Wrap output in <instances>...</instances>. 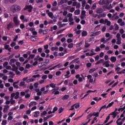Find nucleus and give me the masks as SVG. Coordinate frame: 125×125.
<instances>
[{
	"label": "nucleus",
	"mask_w": 125,
	"mask_h": 125,
	"mask_svg": "<svg viewBox=\"0 0 125 125\" xmlns=\"http://www.w3.org/2000/svg\"><path fill=\"white\" fill-rule=\"evenodd\" d=\"M124 110H125V106H124L123 107H121V108H119L118 109V112H123V111H124Z\"/></svg>",
	"instance_id": "393cba45"
},
{
	"label": "nucleus",
	"mask_w": 125,
	"mask_h": 125,
	"mask_svg": "<svg viewBox=\"0 0 125 125\" xmlns=\"http://www.w3.org/2000/svg\"><path fill=\"white\" fill-rule=\"evenodd\" d=\"M23 85H25V82L23 81L20 83V86H23Z\"/></svg>",
	"instance_id": "603ef678"
},
{
	"label": "nucleus",
	"mask_w": 125,
	"mask_h": 125,
	"mask_svg": "<svg viewBox=\"0 0 125 125\" xmlns=\"http://www.w3.org/2000/svg\"><path fill=\"white\" fill-rule=\"evenodd\" d=\"M47 114V112L46 111H43L42 113H41V117H42V116H44Z\"/></svg>",
	"instance_id": "c85d7f7f"
},
{
	"label": "nucleus",
	"mask_w": 125,
	"mask_h": 125,
	"mask_svg": "<svg viewBox=\"0 0 125 125\" xmlns=\"http://www.w3.org/2000/svg\"><path fill=\"white\" fill-rule=\"evenodd\" d=\"M16 65L18 67H20V66H21V63L20 62H16Z\"/></svg>",
	"instance_id": "864d4df0"
},
{
	"label": "nucleus",
	"mask_w": 125,
	"mask_h": 125,
	"mask_svg": "<svg viewBox=\"0 0 125 125\" xmlns=\"http://www.w3.org/2000/svg\"><path fill=\"white\" fill-rule=\"evenodd\" d=\"M69 98L68 95H65L62 98V100H67Z\"/></svg>",
	"instance_id": "f8f14e48"
},
{
	"label": "nucleus",
	"mask_w": 125,
	"mask_h": 125,
	"mask_svg": "<svg viewBox=\"0 0 125 125\" xmlns=\"http://www.w3.org/2000/svg\"><path fill=\"white\" fill-rule=\"evenodd\" d=\"M16 95V94L15 93H12L11 94V97H12L11 99V100H13V98H14Z\"/></svg>",
	"instance_id": "7c9ffc66"
},
{
	"label": "nucleus",
	"mask_w": 125,
	"mask_h": 125,
	"mask_svg": "<svg viewBox=\"0 0 125 125\" xmlns=\"http://www.w3.org/2000/svg\"><path fill=\"white\" fill-rule=\"evenodd\" d=\"M41 77V75L40 74H37L35 75H33L32 76V78H34V79H37V78H40Z\"/></svg>",
	"instance_id": "f704fd0d"
},
{
	"label": "nucleus",
	"mask_w": 125,
	"mask_h": 125,
	"mask_svg": "<svg viewBox=\"0 0 125 125\" xmlns=\"http://www.w3.org/2000/svg\"><path fill=\"white\" fill-rule=\"evenodd\" d=\"M20 27L21 28V29H24L25 28V25L23 23L21 24L20 25Z\"/></svg>",
	"instance_id": "bf43d9fd"
},
{
	"label": "nucleus",
	"mask_w": 125,
	"mask_h": 125,
	"mask_svg": "<svg viewBox=\"0 0 125 125\" xmlns=\"http://www.w3.org/2000/svg\"><path fill=\"white\" fill-rule=\"evenodd\" d=\"M105 31H106V26H104L102 28V31L104 33V32H105Z\"/></svg>",
	"instance_id": "5fc2aeb1"
},
{
	"label": "nucleus",
	"mask_w": 125,
	"mask_h": 125,
	"mask_svg": "<svg viewBox=\"0 0 125 125\" xmlns=\"http://www.w3.org/2000/svg\"><path fill=\"white\" fill-rule=\"evenodd\" d=\"M65 30H66V28H64L63 29H62L61 30H59L57 32V35H58L59 34H61L62 33H63V32H64V31H65Z\"/></svg>",
	"instance_id": "a211bd4d"
},
{
	"label": "nucleus",
	"mask_w": 125,
	"mask_h": 125,
	"mask_svg": "<svg viewBox=\"0 0 125 125\" xmlns=\"http://www.w3.org/2000/svg\"><path fill=\"white\" fill-rule=\"evenodd\" d=\"M50 18H52L53 17V13L51 12H50L49 13H48L47 15Z\"/></svg>",
	"instance_id": "a878e982"
},
{
	"label": "nucleus",
	"mask_w": 125,
	"mask_h": 125,
	"mask_svg": "<svg viewBox=\"0 0 125 125\" xmlns=\"http://www.w3.org/2000/svg\"><path fill=\"white\" fill-rule=\"evenodd\" d=\"M19 108V105H17V106L14 108H12L11 111H16V110H17V109H18Z\"/></svg>",
	"instance_id": "2f4dec72"
},
{
	"label": "nucleus",
	"mask_w": 125,
	"mask_h": 125,
	"mask_svg": "<svg viewBox=\"0 0 125 125\" xmlns=\"http://www.w3.org/2000/svg\"><path fill=\"white\" fill-rule=\"evenodd\" d=\"M28 9V12H32V10H33V6L32 5H26L25 7L23 8V10L25 11Z\"/></svg>",
	"instance_id": "f03ea898"
},
{
	"label": "nucleus",
	"mask_w": 125,
	"mask_h": 125,
	"mask_svg": "<svg viewBox=\"0 0 125 125\" xmlns=\"http://www.w3.org/2000/svg\"><path fill=\"white\" fill-rule=\"evenodd\" d=\"M95 71H96V69L95 68L90 69L89 71V74H91L92 73H93Z\"/></svg>",
	"instance_id": "4be33fe9"
},
{
	"label": "nucleus",
	"mask_w": 125,
	"mask_h": 125,
	"mask_svg": "<svg viewBox=\"0 0 125 125\" xmlns=\"http://www.w3.org/2000/svg\"><path fill=\"white\" fill-rule=\"evenodd\" d=\"M9 17V15H8V14L6 13H4V18H8Z\"/></svg>",
	"instance_id": "49530a36"
},
{
	"label": "nucleus",
	"mask_w": 125,
	"mask_h": 125,
	"mask_svg": "<svg viewBox=\"0 0 125 125\" xmlns=\"http://www.w3.org/2000/svg\"><path fill=\"white\" fill-rule=\"evenodd\" d=\"M89 46H90V44L86 42L85 43L84 47L87 48V47H89Z\"/></svg>",
	"instance_id": "ea45409f"
},
{
	"label": "nucleus",
	"mask_w": 125,
	"mask_h": 125,
	"mask_svg": "<svg viewBox=\"0 0 125 125\" xmlns=\"http://www.w3.org/2000/svg\"><path fill=\"white\" fill-rule=\"evenodd\" d=\"M7 65H8V62H4V63L3 64V67H6V66H7Z\"/></svg>",
	"instance_id": "052dcab7"
},
{
	"label": "nucleus",
	"mask_w": 125,
	"mask_h": 125,
	"mask_svg": "<svg viewBox=\"0 0 125 125\" xmlns=\"http://www.w3.org/2000/svg\"><path fill=\"white\" fill-rule=\"evenodd\" d=\"M42 80H46V79H47V75H43L42 77Z\"/></svg>",
	"instance_id": "3c124183"
},
{
	"label": "nucleus",
	"mask_w": 125,
	"mask_h": 125,
	"mask_svg": "<svg viewBox=\"0 0 125 125\" xmlns=\"http://www.w3.org/2000/svg\"><path fill=\"white\" fill-rule=\"evenodd\" d=\"M92 65V63L90 62H88L86 63V67L87 68H90V67H91Z\"/></svg>",
	"instance_id": "e433bc0d"
},
{
	"label": "nucleus",
	"mask_w": 125,
	"mask_h": 125,
	"mask_svg": "<svg viewBox=\"0 0 125 125\" xmlns=\"http://www.w3.org/2000/svg\"><path fill=\"white\" fill-rule=\"evenodd\" d=\"M110 61H111V62H116V61H117V58L114 56L111 57L110 58Z\"/></svg>",
	"instance_id": "6e6552de"
},
{
	"label": "nucleus",
	"mask_w": 125,
	"mask_h": 125,
	"mask_svg": "<svg viewBox=\"0 0 125 125\" xmlns=\"http://www.w3.org/2000/svg\"><path fill=\"white\" fill-rule=\"evenodd\" d=\"M35 54H31L29 55V57L28 58V59H30L31 58V59H34V58H35Z\"/></svg>",
	"instance_id": "bb28decb"
},
{
	"label": "nucleus",
	"mask_w": 125,
	"mask_h": 125,
	"mask_svg": "<svg viewBox=\"0 0 125 125\" xmlns=\"http://www.w3.org/2000/svg\"><path fill=\"white\" fill-rule=\"evenodd\" d=\"M64 110V108L61 107L59 109V114H61L62 112Z\"/></svg>",
	"instance_id": "473e14b6"
},
{
	"label": "nucleus",
	"mask_w": 125,
	"mask_h": 125,
	"mask_svg": "<svg viewBox=\"0 0 125 125\" xmlns=\"http://www.w3.org/2000/svg\"><path fill=\"white\" fill-rule=\"evenodd\" d=\"M14 27V23L13 22L10 21L9 24L7 25V30H10L11 28H13Z\"/></svg>",
	"instance_id": "20e7f679"
},
{
	"label": "nucleus",
	"mask_w": 125,
	"mask_h": 125,
	"mask_svg": "<svg viewBox=\"0 0 125 125\" xmlns=\"http://www.w3.org/2000/svg\"><path fill=\"white\" fill-rule=\"evenodd\" d=\"M73 105H74L75 109H78V108H80V104L79 103L74 104Z\"/></svg>",
	"instance_id": "cd10ccee"
},
{
	"label": "nucleus",
	"mask_w": 125,
	"mask_h": 125,
	"mask_svg": "<svg viewBox=\"0 0 125 125\" xmlns=\"http://www.w3.org/2000/svg\"><path fill=\"white\" fill-rule=\"evenodd\" d=\"M103 9H104V11H106V9H108V10H109V9H110V8H108V6H107V5L103 6Z\"/></svg>",
	"instance_id": "b1692460"
},
{
	"label": "nucleus",
	"mask_w": 125,
	"mask_h": 125,
	"mask_svg": "<svg viewBox=\"0 0 125 125\" xmlns=\"http://www.w3.org/2000/svg\"><path fill=\"white\" fill-rule=\"evenodd\" d=\"M7 123V121H6V120H3L2 121L1 125H6Z\"/></svg>",
	"instance_id": "37998d69"
},
{
	"label": "nucleus",
	"mask_w": 125,
	"mask_h": 125,
	"mask_svg": "<svg viewBox=\"0 0 125 125\" xmlns=\"http://www.w3.org/2000/svg\"><path fill=\"white\" fill-rule=\"evenodd\" d=\"M100 17H106V13H103V14L99 15L98 18L99 19Z\"/></svg>",
	"instance_id": "ddd939ff"
},
{
	"label": "nucleus",
	"mask_w": 125,
	"mask_h": 125,
	"mask_svg": "<svg viewBox=\"0 0 125 125\" xmlns=\"http://www.w3.org/2000/svg\"><path fill=\"white\" fill-rule=\"evenodd\" d=\"M96 12V13L100 14V13H102L103 12H104V10H103L102 8H97Z\"/></svg>",
	"instance_id": "423d86ee"
},
{
	"label": "nucleus",
	"mask_w": 125,
	"mask_h": 125,
	"mask_svg": "<svg viewBox=\"0 0 125 125\" xmlns=\"http://www.w3.org/2000/svg\"><path fill=\"white\" fill-rule=\"evenodd\" d=\"M39 86V83H34V87L35 88H37V87H38Z\"/></svg>",
	"instance_id": "680f3d73"
},
{
	"label": "nucleus",
	"mask_w": 125,
	"mask_h": 125,
	"mask_svg": "<svg viewBox=\"0 0 125 125\" xmlns=\"http://www.w3.org/2000/svg\"><path fill=\"white\" fill-rule=\"evenodd\" d=\"M74 46V44L73 43H70L68 45V48H72Z\"/></svg>",
	"instance_id": "72a5a7b5"
},
{
	"label": "nucleus",
	"mask_w": 125,
	"mask_h": 125,
	"mask_svg": "<svg viewBox=\"0 0 125 125\" xmlns=\"http://www.w3.org/2000/svg\"><path fill=\"white\" fill-rule=\"evenodd\" d=\"M95 38L94 37L91 38L89 40H88V42H90L94 41Z\"/></svg>",
	"instance_id": "de8ad7c7"
},
{
	"label": "nucleus",
	"mask_w": 125,
	"mask_h": 125,
	"mask_svg": "<svg viewBox=\"0 0 125 125\" xmlns=\"http://www.w3.org/2000/svg\"><path fill=\"white\" fill-rule=\"evenodd\" d=\"M19 60L20 62H24L25 61V59L22 57H20Z\"/></svg>",
	"instance_id": "79ce46f5"
},
{
	"label": "nucleus",
	"mask_w": 125,
	"mask_h": 125,
	"mask_svg": "<svg viewBox=\"0 0 125 125\" xmlns=\"http://www.w3.org/2000/svg\"><path fill=\"white\" fill-rule=\"evenodd\" d=\"M87 36V32L85 31H83L82 32V37H86Z\"/></svg>",
	"instance_id": "9d476101"
},
{
	"label": "nucleus",
	"mask_w": 125,
	"mask_h": 125,
	"mask_svg": "<svg viewBox=\"0 0 125 125\" xmlns=\"http://www.w3.org/2000/svg\"><path fill=\"white\" fill-rule=\"evenodd\" d=\"M107 94H108V93L102 94L101 95V96H103V97H104V98H106V97H107V96H106L107 95Z\"/></svg>",
	"instance_id": "0e129e2a"
},
{
	"label": "nucleus",
	"mask_w": 125,
	"mask_h": 125,
	"mask_svg": "<svg viewBox=\"0 0 125 125\" xmlns=\"http://www.w3.org/2000/svg\"><path fill=\"white\" fill-rule=\"evenodd\" d=\"M67 42H68V43L73 42V40H72V39H71V38H69L67 40Z\"/></svg>",
	"instance_id": "a19ab883"
},
{
	"label": "nucleus",
	"mask_w": 125,
	"mask_h": 125,
	"mask_svg": "<svg viewBox=\"0 0 125 125\" xmlns=\"http://www.w3.org/2000/svg\"><path fill=\"white\" fill-rule=\"evenodd\" d=\"M119 114H120V112H115L114 111L111 112L110 114H109V116L112 115V117L113 119H115V118H116V117H117V116H118V115H119Z\"/></svg>",
	"instance_id": "39448f33"
},
{
	"label": "nucleus",
	"mask_w": 125,
	"mask_h": 125,
	"mask_svg": "<svg viewBox=\"0 0 125 125\" xmlns=\"http://www.w3.org/2000/svg\"><path fill=\"white\" fill-rule=\"evenodd\" d=\"M104 62V59H101L99 61H98L95 63V65H99L100 63H103Z\"/></svg>",
	"instance_id": "9b49d317"
},
{
	"label": "nucleus",
	"mask_w": 125,
	"mask_h": 125,
	"mask_svg": "<svg viewBox=\"0 0 125 125\" xmlns=\"http://www.w3.org/2000/svg\"><path fill=\"white\" fill-rule=\"evenodd\" d=\"M57 110H58V108L56 106L54 107L53 109L52 113H55Z\"/></svg>",
	"instance_id": "4c0bfd02"
},
{
	"label": "nucleus",
	"mask_w": 125,
	"mask_h": 125,
	"mask_svg": "<svg viewBox=\"0 0 125 125\" xmlns=\"http://www.w3.org/2000/svg\"><path fill=\"white\" fill-rule=\"evenodd\" d=\"M56 75L57 76H59L60 75H61V71H57L56 72Z\"/></svg>",
	"instance_id": "774afa93"
},
{
	"label": "nucleus",
	"mask_w": 125,
	"mask_h": 125,
	"mask_svg": "<svg viewBox=\"0 0 125 125\" xmlns=\"http://www.w3.org/2000/svg\"><path fill=\"white\" fill-rule=\"evenodd\" d=\"M93 116H95V117H99V112H97L96 113L94 112L93 113Z\"/></svg>",
	"instance_id": "a18cd8bd"
},
{
	"label": "nucleus",
	"mask_w": 125,
	"mask_h": 125,
	"mask_svg": "<svg viewBox=\"0 0 125 125\" xmlns=\"http://www.w3.org/2000/svg\"><path fill=\"white\" fill-rule=\"evenodd\" d=\"M96 8V3H95L93 4V6L91 7V9H95Z\"/></svg>",
	"instance_id": "c03bdc74"
},
{
	"label": "nucleus",
	"mask_w": 125,
	"mask_h": 125,
	"mask_svg": "<svg viewBox=\"0 0 125 125\" xmlns=\"http://www.w3.org/2000/svg\"><path fill=\"white\" fill-rule=\"evenodd\" d=\"M81 13V11L80 9L76 10L74 11V14L75 15H79Z\"/></svg>",
	"instance_id": "2eb2a0df"
},
{
	"label": "nucleus",
	"mask_w": 125,
	"mask_h": 125,
	"mask_svg": "<svg viewBox=\"0 0 125 125\" xmlns=\"http://www.w3.org/2000/svg\"><path fill=\"white\" fill-rule=\"evenodd\" d=\"M113 104H114V102H112L111 103H109L106 106V109L110 108V107H112V106H113Z\"/></svg>",
	"instance_id": "aec40b11"
},
{
	"label": "nucleus",
	"mask_w": 125,
	"mask_h": 125,
	"mask_svg": "<svg viewBox=\"0 0 125 125\" xmlns=\"http://www.w3.org/2000/svg\"><path fill=\"white\" fill-rule=\"evenodd\" d=\"M109 120H110V115H108L107 117L106 118V119L104 121V124H106L108 123V121H109Z\"/></svg>",
	"instance_id": "412c9836"
},
{
	"label": "nucleus",
	"mask_w": 125,
	"mask_h": 125,
	"mask_svg": "<svg viewBox=\"0 0 125 125\" xmlns=\"http://www.w3.org/2000/svg\"><path fill=\"white\" fill-rule=\"evenodd\" d=\"M17 61V60H16V59H11L10 61V65H12V63H15V62H16Z\"/></svg>",
	"instance_id": "1a4fd4ad"
},
{
	"label": "nucleus",
	"mask_w": 125,
	"mask_h": 125,
	"mask_svg": "<svg viewBox=\"0 0 125 125\" xmlns=\"http://www.w3.org/2000/svg\"><path fill=\"white\" fill-rule=\"evenodd\" d=\"M4 3L5 4H9V3H10V0H4Z\"/></svg>",
	"instance_id": "c756f323"
},
{
	"label": "nucleus",
	"mask_w": 125,
	"mask_h": 125,
	"mask_svg": "<svg viewBox=\"0 0 125 125\" xmlns=\"http://www.w3.org/2000/svg\"><path fill=\"white\" fill-rule=\"evenodd\" d=\"M62 22H68V19L67 18V17H65L64 19L62 20Z\"/></svg>",
	"instance_id": "69168bd1"
},
{
	"label": "nucleus",
	"mask_w": 125,
	"mask_h": 125,
	"mask_svg": "<svg viewBox=\"0 0 125 125\" xmlns=\"http://www.w3.org/2000/svg\"><path fill=\"white\" fill-rule=\"evenodd\" d=\"M83 42L81 41L79 43L76 44V47H80L81 45H83Z\"/></svg>",
	"instance_id": "5701e85b"
},
{
	"label": "nucleus",
	"mask_w": 125,
	"mask_h": 125,
	"mask_svg": "<svg viewBox=\"0 0 125 125\" xmlns=\"http://www.w3.org/2000/svg\"><path fill=\"white\" fill-rule=\"evenodd\" d=\"M99 4H100V5H103V4H106V3H105V0H100L99 2H98Z\"/></svg>",
	"instance_id": "0eeeda50"
},
{
	"label": "nucleus",
	"mask_w": 125,
	"mask_h": 125,
	"mask_svg": "<svg viewBox=\"0 0 125 125\" xmlns=\"http://www.w3.org/2000/svg\"><path fill=\"white\" fill-rule=\"evenodd\" d=\"M49 86H50V87H52V88H55V87H56V84L54 83H51L49 84Z\"/></svg>",
	"instance_id": "dca6fc26"
},
{
	"label": "nucleus",
	"mask_w": 125,
	"mask_h": 125,
	"mask_svg": "<svg viewBox=\"0 0 125 125\" xmlns=\"http://www.w3.org/2000/svg\"><path fill=\"white\" fill-rule=\"evenodd\" d=\"M61 4H63V3H67V0H61Z\"/></svg>",
	"instance_id": "8fccbe9b"
},
{
	"label": "nucleus",
	"mask_w": 125,
	"mask_h": 125,
	"mask_svg": "<svg viewBox=\"0 0 125 125\" xmlns=\"http://www.w3.org/2000/svg\"><path fill=\"white\" fill-rule=\"evenodd\" d=\"M49 32V30L48 29H44L43 31V35H46V34Z\"/></svg>",
	"instance_id": "f3484780"
},
{
	"label": "nucleus",
	"mask_w": 125,
	"mask_h": 125,
	"mask_svg": "<svg viewBox=\"0 0 125 125\" xmlns=\"http://www.w3.org/2000/svg\"><path fill=\"white\" fill-rule=\"evenodd\" d=\"M93 116L92 113H90L87 116V120H88L91 118Z\"/></svg>",
	"instance_id": "58836bf2"
},
{
	"label": "nucleus",
	"mask_w": 125,
	"mask_h": 125,
	"mask_svg": "<svg viewBox=\"0 0 125 125\" xmlns=\"http://www.w3.org/2000/svg\"><path fill=\"white\" fill-rule=\"evenodd\" d=\"M5 109H6V111H8V109H9V105H4V108Z\"/></svg>",
	"instance_id": "e2e57ef3"
},
{
	"label": "nucleus",
	"mask_w": 125,
	"mask_h": 125,
	"mask_svg": "<svg viewBox=\"0 0 125 125\" xmlns=\"http://www.w3.org/2000/svg\"><path fill=\"white\" fill-rule=\"evenodd\" d=\"M38 51L39 53H42V47H40L38 49Z\"/></svg>",
	"instance_id": "6e6d98bb"
},
{
	"label": "nucleus",
	"mask_w": 125,
	"mask_h": 125,
	"mask_svg": "<svg viewBox=\"0 0 125 125\" xmlns=\"http://www.w3.org/2000/svg\"><path fill=\"white\" fill-rule=\"evenodd\" d=\"M39 34H43V30H42V29H39V32H38Z\"/></svg>",
	"instance_id": "09e8293b"
},
{
	"label": "nucleus",
	"mask_w": 125,
	"mask_h": 125,
	"mask_svg": "<svg viewBox=\"0 0 125 125\" xmlns=\"http://www.w3.org/2000/svg\"><path fill=\"white\" fill-rule=\"evenodd\" d=\"M4 48L6 50H7V49H8L9 48V45H4Z\"/></svg>",
	"instance_id": "338daca9"
},
{
	"label": "nucleus",
	"mask_w": 125,
	"mask_h": 125,
	"mask_svg": "<svg viewBox=\"0 0 125 125\" xmlns=\"http://www.w3.org/2000/svg\"><path fill=\"white\" fill-rule=\"evenodd\" d=\"M10 10L12 13H15V12H18L21 10V6L17 4H14L10 7Z\"/></svg>",
	"instance_id": "f257e3e1"
},
{
	"label": "nucleus",
	"mask_w": 125,
	"mask_h": 125,
	"mask_svg": "<svg viewBox=\"0 0 125 125\" xmlns=\"http://www.w3.org/2000/svg\"><path fill=\"white\" fill-rule=\"evenodd\" d=\"M101 34V31H98L94 33V36H98V35H100Z\"/></svg>",
	"instance_id": "c9c22d12"
},
{
	"label": "nucleus",
	"mask_w": 125,
	"mask_h": 125,
	"mask_svg": "<svg viewBox=\"0 0 125 125\" xmlns=\"http://www.w3.org/2000/svg\"><path fill=\"white\" fill-rule=\"evenodd\" d=\"M19 95H20V93L19 92H16V96L15 97V99H18L19 97Z\"/></svg>",
	"instance_id": "6ab92c4d"
},
{
	"label": "nucleus",
	"mask_w": 125,
	"mask_h": 125,
	"mask_svg": "<svg viewBox=\"0 0 125 125\" xmlns=\"http://www.w3.org/2000/svg\"><path fill=\"white\" fill-rule=\"evenodd\" d=\"M34 113L35 114L34 115V117L35 118H38L39 115H40V111H35Z\"/></svg>",
	"instance_id": "4468645a"
},
{
	"label": "nucleus",
	"mask_w": 125,
	"mask_h": 125,
	"mask_svg": "<svg viewBox=\"0 0 125 125\" xmlns=\"http://www.w3.org/2000/svg\"><path fill=\"white\" fill-rule=\"evenodd\" d=\"M61 66H62L61 64L60 63V64H58L54 66V67H55V68H61Z\"/></svg>",
	"instance_id": "13d9d810"
},
{
	"label": "nucleus",
	"mask_w": 125,
	"mask_h": 125,
	"mask_svg": "<svg viewBox=\"0 0 125 125\" xmlns=\"http://www.w3.org/2000/svg\"><path fill=\"white\" fill-rule=\"evenodd\" d=\"M14 23H15L16 26H18L19 25V23H20V21H18V18L17 17H15L14 18Z\"/></svg>",
	"instance_id": "7ed1b4c3"
},
{
	"label": "nucleus",
	"mask_w": 125,
	"mask_h": 125,
	"mask_svg": "<svg viewBox=\"0 0 125 125\" xmlns=\"http://www.w3.org/2000/svg\"><path fill=\"white\" fill-rule=\"evenodd\" d=\"M95 51L96 52H98V51H100V48L99 46H97L95 49Z\"/></svg>",
	"instance_id": "4d7b16f0"
}]
</instances>
